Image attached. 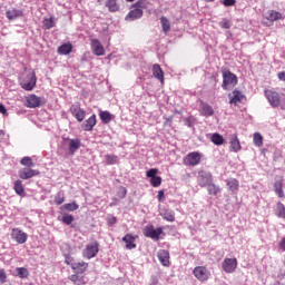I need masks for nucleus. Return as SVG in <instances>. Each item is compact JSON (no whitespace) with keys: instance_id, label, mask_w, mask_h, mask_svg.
<instances>
[{"instance_id":"nucleus-1","label":"nucleus","mask_w":285,"mask_h":285,"mask_svg":"<svg viewBox=\"0 0 285 285\" xmlns=\"http://www.w3.org/2000/svg\"><path fill=\"white\" fill-rule=\"evenodd\" d=\"M223 83L222 88L223 90H230L232 88H235L238 83L237 75L233 73L229 69H223Z\"/></svg>"},{"instance_id":"nucleus-2","label":"nucleus","mask_w":285,"mask_h":285,"mask_svg":"<svg viewBox=\"0 0 285 285\" xmlns=\"http://www.w3.org/2000/svg\"><path fill=\"white\" fill-rule=\"evenodd\" d=\"M264 95L268 101V104L272 106V108H279L282 107V96L279 92L273 90V89H265Z\"/></svg>"},{"instance_id":"nucleus-3","label":"nucleus","mask_w":285,"mask_h":285,"mask_svg":"<svg viewBox=\"0 0 285 285\" xmlns=\"http://www.w3.org/2000/svg\"><path fill=\"white\" fill-rule=\"evenodd\" d=\"M20 86L27 91L35 90V86H37V75L35 71L28 73L27 77L20 82Z\"/></svg>"},{"instance_id":"nucleus-4","label":"nucleus","mask_w":285,"mask_h":285,"mask_svg":"<svg viewBox=\"0 0 285 285\" xmlns=\"http://www.w3.org/2000/svg\"><path fill=\"white\" fill-rule=\"evenodd\" d=\"M193 275L198 282H208L210 279V271L206 266H197L193 271Z\"/></svg>"},{"instance_id":"nucleus-5","label":"nucleus","mask_w":285,"mask_h":285,"mask_svg":"<svg viewBox=\"0 0 285 285\" xmlns=\"http://www.w3.org/2000/svg\"><path fill=\"white\" fill-rule=\"evenodd\" d=\"M99 253V242L95 240L86 246L82 252V255L86 259H92V257H97Z\"/></svg>"},{"instance_id":"nucleus-6","label":"nucleus","mask_w":285,"mask_h":285,"mask_svg":"<svg viewBox=\"0 0 285 285\" xmlns=\"http://www.w3.org/2000/svg\"><path fill=\"white\" fill-rule=\"evenodd\" d=\"M27 108H39L40 106H46V98L39 97L37 95H30L26 98Z\"/></svg>"},{"instance_id":"nucleus-7","label":"nucleus","mask_w":285,"mask_h":285,"mask_svg":"<svg viewBox=\"0 0 285 285\" xmlns=\"http://www.w3.org/2000/svg\"><path fill=\"white\" fill-rule=\"evenodd\" d=\"M70 112L80 124L86 119V110L81 108V102H76L71 105Z\"/></svg>"},{"instance_id":"nucleus-8","label":"nucleus","mask_w":285,"mask_h":285,"mask_svg":"<svg viewBox=\"0 0 285 285\" xmlns=\"http://www.w3.org/2000/svg\"><path fill=\"white\" fill-rule=\"evenodd\" d=\"M202 161V154L199 151L189 153L183 160L185 166H197Z\"/></svg>"},{"instance_id":"nucleus-9","label":"nucleus","mask_w":285,"mask_h":285,"mask_svg":"<svg viewBox=\"0 0 285 285\" xmlns=\"http://www.w3.org/2000/svg\"><path fill=\"white\" fill-rule=\"evenodd\" d=\"M212 181H213V174L205 170L198 171L197 184L198 186H200V188H206V186H208Z\"/></svg>"},{"instance_id":"nucleus-10","label":"nucleus","mask_w":285,"mask_h":285,"mask_svg":"<svg viewBox=\"0 0 285 285\" xmlns=\"http://www.w3.org/2000/svg\"><path fill=\"white\" fill-rule=\"evenodd\" d=\"M163 233H164V228L158 227L155 229V226L153 225L146 226L144 229L145 237H149L150 239H156V240H159V235H161Z\"/></svg>"},{"instance_id":"nucleus-11","label":"nucleus","mask_w":285,"mask_h":285,"mask_svg":"<svg viewBox=\"0 0 285 285\" xmlns=\"http://www.w3.org/2000/svg\"><path fill=\"white\" fill-rule=\"evenodd\" d=\"M225 184L230 195L237 196L239 194V180L237 178H227Z\"/></svg>"},{"instance_id":"nucleus-12","label":"nucleus","mask_w":285,"mask_h":285,"mask_svg":"<svg viewBox=\"0 0 285 285\" xmlns=\"http://www.w3.org/2000/svg\"><path fill=\"white\" fill-rule=\"evenodd\" d=\"M11 239L17 242V244H26L28 242V235L19 228H12Z\"/></svg>"},{"instance_id":"nucleus-13","label":"nucleus","mask_w":285,"mask_h":285,"mask_svg":"<svg viewBox=\"0 0 285 285\" xmlns=\"http://www.w3.org/2000/svg\"><path fill=\"white\" fill-rule=\"evenodd\" d=\"M222 268L228 274L237 271V258H225L222 263Z\"/></svg>"},{"instance_id":"nucleus-14","label":"nucleus","mask_w":285,"mask_h":285,"mask_svg":"<svg viewBox=\"0 0 285 285\" xmlns=\"http://www.w3.org/2000/svg\"><path fill=\"white\" fill-rule=\"evenodd\" d=\"M20 179H32V177H39L41 173L32 168H22L18 173Z\"/></svg>"},{"instance_id":"nucleus-15","label":"nucleus","mask_w":285,"mask_h":285,"mask_svg":"<svg viewBox=\"0 0 285 285\" xmlns=\"http://www.w3.org/2000/svg\"><path fill=\"white\" fill-rule=\"evenodd\" d=\"M91 50L96 57H104L106 49L98 39H91Z\"/></svg>"},{"instance_id":"nucleus-16","label":"nucleus","mask_w":285,"mask_h":285,"mask_svg":"<svg viewBox=\"0 0 285 285\" xmlns=\"http://www.w3.org/2000/svg\"><path fill=\"white\" fill-rule=\"evenodd\" d=\"M229 97V104L237 106L238 104H242V100L244 99V94L237 89L233 91V94L228 95Z\"/></svg>"},{"instance_id":"nucleus-17","label":"nucleus","mask_w":285,"mask_h":285,"mask_svg":"<svg viewBox=\"0 0 285 285\" xmlns=\"http://www.w3.org/2000/svg\"><path fill=\"white\" fill-rule=\"evenodd\" d=\"M95 126H97V115H92L87 120H85L82 124V130L90 132Z\"/></svg>"},{"instance_id":"nucleus-18","label":"nucleus","mask_w":285,"mask_h":285,"mask_svg":"<svg viewBox=\"0 0 285 285\" xmlns=\"http://www.w3.org/2000/svg\"><path fill=\"white\" fill-rule=\"evenodd\" d=\"M158 259L161 264V266H170V253L166 249H160L158 252Z\"/></svg>"},{"instance_id":"nucleus-19","label":"nucleus","mask_w":285,"mask_h":285,"mask_svg":"<svg viewBox=\"0 0 285 285\" xmlns=\"http://www.w3.org/2000/svg\"><path fill=\"white\" fill-rule=\"evenodd\" d=\"M141 17H144V10L134 7V9L128 12L125 19L126 21H135L137 19H141Z\"/></svg>"},{"instance_id":"nucleus-20","label":"nucleus","mask_w":285,"mask_h":285,"mask_svg":"<svg viewBox=\"0 0 285 285\" xmlns=\"http://www.w3.org/2000/svg\"><path fill=\"white\" fill-rule=\"evenodd\" d=\"M137 236H132V234H127L122 237V242L126 244L127 250H132V248H137Z\"/></svg>"},{"instance_id":"nucleus-21","label":"nucleus","mask_w":285,"mask_h":285,"mask_svg":"<svg viewBox=\"0 0 285 285\" xmlns=\"http://www.w3.org/2000/svg\"><path fill=\"white\" fill-rule=\"evenodd\" d=\"M6 17L9 21H14V19H20V17H23V11L20 9H8L6 11Z\"/></svg>"},{"instance_id":"nucleus-22","label":"nucleus","mask_w":285,"mask_h":285,"mask_svg":"<svg viewBox=\"0 0 285 285\" xmlns=\"http://www.w3.org/2000/svg\"><path fill=\"white\" fill-rule=\"evenodd\" d=\"M88 266H89L88 263L80 261L72 265V271H75V273L78 275H83V273L88 271Z\"/></svg>"},{"instance_id":"nucleus-23","label":"nucleus","mask_w":285,"mask_h":285,"mask_svg":"<svg viewBox=\"0 0 285 285\" xmlns=\"http://www.w3.org/2000/svg\"><path fill=\"white\" fill-rule=\"evenodd\" d=\"M151 70L155 79H158L160 83H164V70L161 69V66H159V63H155Z\"/></svg>"},{"instance_id":"nucleus-24","label":"nucleus","mask_w":285,"mask_h":285,"mask_svg":"<svg viewBox=\"0 0 285 285\" xmlns=\"http://www.w3.org/2000/svg\"><path fill=\"white\" fill-rule=\"evenodd\" d=\"M265 19H267V21H272V22L273 21H282V19H284V16H282V13L279 11L269 10V11H267Z\"/></svg>"},{"instance_id":"nucleus-25","label":"nucleus","mask_w":285,"mask_h":285,"mask_svg":"<svg viewBox=\"0 0 285 285\" xmlns=\"http://www.w3.org/2000/svg\"><path fill=\"white\" fill-rule=\"evenodd\" d=\"M13 190L19 197H26V188L23 187V181L16 180L13 184Z\"/></svg>"},{"instance_id":"nucleus-26","label":"nucleus","mask_w":285,"mask_h":285,"mask_svg":"<svg viewBox=\"0 0 285 285\" xmlns=\"http://www.w3.org/2000/svg\"><path fill=\"white\" fill-rule=\"evenodd\" d=\"M200 115H203V117H213L215 115V110L213 107H210V105L203 104L200 106Z\"/></svg>"},{"instance_id":"nucleus-27","label":"nucleus","mask_w":285,"mask_h":285,"mask_svg":"<svg viewBox=\"0 0 285 285\" xmlns=\"http://www.w3.org/2000/svg\"><path fill=\"white\" fill-rule=\"evenodd\" d=\"M70 282L75 285H86V278L81 274H72L69 276Z\"/></svg>"},{"instance_id":"nucleus-28","label":"nucleus","mask_w":285,"mask_h":285,"mask_svg":"<svg viewBox=\"0 0 285 285\" xmlns=\"http://www.w3.org/2000/svg\"><path fill=\"white\" fill-rule=\"evenodd\" d=\"M274 190L277 195V197H279L281 199H284L285 194H284V183H282V180H277L274 184Z\"/></svg>"},{"instance_id":"nucleus-29","label":"nucleus","mask_w":285,"mask_h":285,"mask_svg":"<svg viewBox=\"0 0 285 285\" xmlns=\"http://www.w3.org/2000/svg\"><path fill=\"white\" fill-rule=\"evenodd\" d=\"M79 148H81V140H79V139H70L69 153L71 155H75V153H77V150H79Z\"/></svg>"},{"instance_id":"nucleus-30","label":"nucleus","mask_w":285,"mask_h":285,"mask_svg":"<svg viewBox=\"0 0 285 285\" xmlns=\"http://www.w3.org/2000/svg\"><path fill=\"white\" fill-rule=\"evenodd\" d=\"M207 187V193L208 195H213L214 197H217V195H219V193H222V188L219 187V185H215L213 183H209Z\"/></svg>"},{"instance_id":"nucleus-31","label":"nucleus","mask_w":285,"mask_h":285,"mask_svg":"<svg viewBox=\"0 0 285 285\" xmlns=\"http://www.w3.org/2000/svg\"><path fill=\"white\" fill-rule=\"evenodd\" d=\"M160 26L163 28L164 35H168V32H170V20L165 16L160 17Z\"/></svg>"},{"instance_id":"nucleus-32","label":"nucleus","mask_w":285,"mask_h":285,"mask_svg":"<svg viewBox=\"0 0 285 285\" xmlns=\"http://www.w3.org/2000/svg\"><path fill=\"white\" fill-rule=\"evenodd\" d=\"M230 149L233 153H239V150H242V145L239 144V138H237V135H234L230 139Z\"/></svg>"},{"instance_id":"nucleus-33","label":"nucleus","mask_w":285,"mask_h":285,"mask_svg":"<svg viewBox=\"0 0 285 285\" xmlns=\"http://www.w3.org/2000/svg\"><path fill=\"white\" fill-rule=\"evenodd\" d=\"M72 52V43L67 42L58 48V55H70Z\"/></svg>"},{"instance_id":"nucleus-34","label":"nucleus","mask_w":285,"mask_h":285,"mask_svg":"<svg viewBox=\"0 0 285 285\" xmlns=\"http://www.w3.org/2000/svg\"><path fill=\"white\" fill-rule=\"evenodd\" d=\"M210 141L215 146H222V145H224V136L219 135L218 132H215V134L212 135Z\"/></svg>"},{"instance_id":"nucleus-35","label":"nucleus","mask_w":285,"mask_h":285,"mask_svg":"<svg viewBox=\"0 0 285 285\" xmlns=\"http://www.w3.org/2000/svg\"><path fill=\"white\" fill-rule=\"evenodd\" d=\"M105 161L107 166H115V164H119V157L116 155L108 154L105 156Z\"/></svg>"},{"instance_id":"nucleus-36","label":"nucleus","mask_w":285,"mask_h":285,"mask_svg":"<svg viewBox=\"0 0 285 285\" xmlns=\"http://www.w3.org/2000/svg\"><path fill=\"white\" fill-rule=\"evenodd\" d=\"M16 273H17L16 276L20 277V279H26L30 275V272L26 267L16 268Z\"/></svg>"},{"instance_id":"nucleus-37","label":"nucleus","mask_w":285,"mask_h":285,"mask_svg":"<svg viewBox=\"0 0 285 285\" xmlns=\"http://www.w3.org/2000/svg\"><path fill=\"white\" fill-rule=\"evenodd\" d=\"M253 141L257 148H262L264 146V137L259 132L254 134Z\"/></svg>"},{"instance_id":"nucleus-38","label":"nucleus","mask_w":285,"mask_h":285,"mask_svg":"<svg viewBox=\"0 0 285 285\" xmlns=\"http://www.w3.org/2000/svg\"><path fill=\"white\" fill-rule=\"evenodd\" d=\"M163 219H166V222H175V212L173 209H165L161 213Z\"/></svg>"},{"instance_id":"nucleus-39","label":"nucleus","mask_w":285,"mask_h":285,"mask_svg":"<svg viewBox=\"0 0 285 285\" xmlns=\"http://www.w3.org/2000/svg\"><path fill=\"white\" fill-rule=\"evenodd\" d=\"M106 8H108L109 12H118L119 4H117V0H108L106 2Z\"/></svg>"},{"instance_id":"nucleus-40","label":"nucleus","mask_w":285,"mask_h":285,"mask_svg":"<svg viewBox=\"0 0 285 285\" xmlns=\"http://www.w3.org/2000/svg\"><path fill=\"white\" fill-rule=\"evenodd\" d=\"M99 117L102 124H110V121H112V114L109 111H100Z\"/></svg>"},{"instance_id":"nucleus-41","label":"nucleus","mask_w":285,"mask_h":285,"mask_svg":"<svg viewBox=\"0 0 285 285\" xmlns=\"http://www.w3.org/2000/svg\"><path fill=\"white\" fill-rule=\"evenodd\" d=\"M276 215L281 219H285V206L282 203L276 204Z\"/></svg>"},{"instance_id":"nucleus-42","label":"nucleus","mask_w":285,"mask_h":285,"mask_svg":"<svg viewBox=\"0 0 285 285\" xmlns=\"http://www.w3.org/2000/svg\"><path fill=\"white\" fill-rule=\"evenodd\" d=\"M43 27L46 28V30H50L51 28H55L56 23H55V18H45L42 21Z\"/></svg>"},{"instance_id":"nucleus-43","label":"nucleus","mask_w":285,"mask_h":285,"mask_svg":"<svg viewBox=\"0 0 285 285\" xmlns=\"http://www.w3.org/2000/svg\"><path fill=\"white\" fill-rule=\"evenodd\" d=\"M21 166H27V168H32L35 166V163L32 161V158L26 156L20 160Z\"/></svg>"},{"instance_id":"nucleus-44","label":"nucleus","mask_w":285,"mask_h":285,"mask_svg":"<svg viewBox=\"0 0 285 285\" xmlns=\"http://www.w3.org/2000/svg\"><path fill=\"white\" fill-rule=\"evenodd\" d=\"M65 210L72 213L75 210H79V205L77 203H67L63 205Z\"/></svg>"},{"instance_id":"nucleus-45","label":"nucleus","mask_w":285,"mask_h":285,"mask_svg":"<svg viewBox=\"0 0 285 285\" xmlns=\"http://www.w3.org/2000/svg\"><path fill=\"white\" fill-rule=\"evenodd\" d=\"M63 202H66V196L63 195L62 191L58 193L55 197V204L57 206H61V204H63Z\"/></svg>"},{"instance_id":"nucleus-46","label":"nucleus","mask_w":285,"mask_h":285,"mask_svg":"<svg viewBox=\"0 0 285 285\" xmlns=\"http://www.w3.org/2000/svg\"><path fill=\"white\" fill-rule=\"evenodd\" d=\"M150 184L154 188H159V186H161V177L154 176V178H150Z\"/></svg>"},{"instance_id":"nucleus-47","label":"nucleus","mask_w":285,"mask_h":285,"mask_svg":"<svg viewBox=\"0 0 285 285\" xmlns=\"http://www.w3.org/2000/svg\"><path fill=\"white\" fill-rule=\"evenodd\" d=\"M219 26H220V28H223L224 30H230V26H232V23H230V20H228V19H223L220 22H219Z\"/></svg>"},{"instance_id":"nucleus-48","label":"nucleus","mask_w":285,"mask_h":285,"mask_svg":"<svg viewBox=\"0 0 285 285\" xmlns=\"http://www.w3.org/2000/svg\"><path fill=\"white\" fill-rule=\"evenodd\" d=\"M75 222V216L73 215H65L62 216V223L67 224V226H70Z\"/></svg>"},{"instance_id":"nucleus-49","label":"nucleus","mask_w":285,"mask_h":285,"mask_svg":"<svg viewBox=\"0 0 285 285\" xmlns=\"http://www.w3.org/2000/svg\"><path fill=\"white\" fill-rule=\"evenodd\" d=\"M132 8H136L138 10L146 9V0H138L135 4H132Z\"/></svg>"},{"instance_id":"nucleus-50","label":"nucleus","mask_w":285,"mask_h":285,"mask_svg":"<svg viewBox=\"0 0 285 285\" xmlns=\"http://www.w3.org/2000/svg\"><path fill=\"white\" fill-rule=\"evenodd\" d=\"M65 264H67V266H71V268H72V265L75 264V258L70 255H66L65 256Z\"/></svg>"},{"instance_id":"nucleus-51","label":"nucleus","mask_w":285,"mask_h":285,"mask_svg":"<svg viewBox=\"0 0 285 285\" xmlns=\"http://www.w3.org/2000/svg\"><path fill=\"white\" fill-rule=\"evenodd\" d=\"M157 173H159V170L157 168H151L147 171V177H149L150 179H153L154 177H157Z\"/></svg>"},{"instance_id":"nucleus-52","label":"nucleus","mask_w":285,"mask_h":285,"mask_svg":"<svg viewBox=\"0 0 285 285\" xmlns=\"http://www.w3.org/2000/svg\"><path fill=\"white\" fill-rule=\"evenodd\" d=\"M8 281V275L6 274V269H0V283L6 284Z\"/></svg>"},{"instance_id":"nucleus-53","label":"nucleus","mask_w":285,"mask_h":285,"mask_svg":"<svg viewBox=\"0 0 285 285\" xmlns=\"http://www.w3.org/2000/svg\"><path fill=\"white\" fill-rule=\"evenodd\" d=\"M237 3V0H224L223 1V6H225V8H230L232 6H235Z\"/></svg>"},{"instance_id":"nucleus-54","label":"nucleus","mask_w":285,"mask_h":285,"mask_svg":"<svg viewBox=\"0 0 285 285\" xmlns=\"http://www.w3.org/2000/svg\"><path fill=\"white\" fill-rule=\"evenodd\" d=\"M107 224H108L109 226H115V224H117V217H115V216H108V217H107Z\"/></svg>"},{"instance_id":"nucleus-55","label":"nucleus","mask_w":285,"mask_h":285,"mask_svg":"<svg viewBox=\"0 0 285 285\" xmlns=\"http://www.w3.org/2000/svg\"><path fill=\"white\" fill-rule=\"evenodd\" d=\"M157 197H158V202H166L164 190H159Z\"/></svg>"},{"instance_id":"nucleus-56","label":"nucleus","mask_w":285,"mask_h":285,"mask_svg":"<svg viewBox=\"0 0 285 285\" xmlns=\"http://www.w3.org/2000/svg\"><path fill=\"white\" fill-rule=\"evenodd\" d=\"M278 246H279L281 250H284V253H285V236L281 239Z\"/></svg>"},{"instance_id":"nucleus-57","label":"nucleus","mask_w":285,"mask_h":285,"mask_svg":"<svg viewBox=\"0 0 285 285\" xmlns=\"http://www.w3.org/2000/svg\"><path fill=\"white\" fill-rule=\"evenodd\" d=\"M277 77H278L279 81H285V71H279L277 73Z\"/></svg>"},{"instance_id":"nucleus-58","label":"nucleus","mask_w":285,"mask_h":285,"mask_svg":"<svg viewBox=\"0 0 285 285\" xmlns=\"http://www.w3.org/2000/svg\"><path fill=\"white\" fill-rule=\"evenodd\" d=\"M0 112L1 115H8V109H6V106H3V104H0Z\"/></svg>"},{"instance_id":"nucleus-59","label":"nucleus","mask_w":285,"mask_h":285,"mask_svg":"<svg viewBox=\"0 0 285 285\" xmlns=\"http://www.w3.org/2000/svg\"><path fill=\"white\" fill-rule=\"evenodd\" d=\"M207 3H210L212 1H215V0H205Z\"/></svg>"},{"instance_id":"nucleus-60","label":"nucleus","mask_w":285,"mask_h":285,"mask_svg":"<svg viewBox=\"0 0 285 285\" xmlns=\"http://www.w3.org/2000/svg\"><path fill=\"white\" fill-rule=\"evenodd\" d=\"M126 1H128V2H132V1H135V0H126Z\"/></svg>"},{"instance_id":"nucleus-61","label":"nucleus","mask_w":285,"mask_h":285,"mask_svg":"<svg viewBox=\"0 0 285 285\" xmlns=\"http://www.w3.org/2000/svg\"><path fill=\"white\" fill-rule=\"evenodd\" d=\"M187 125H188V126H190V121H189V122H187Z\"/></svg>"},{"instance_id":"nucleus-62","label":"nucleus","mask_w":285,"mask_h":285,"mask_svg":"<svg viewBox=\"0 0 285 285\" xmlns=\"http://www.w3.org/2000/svg\"><path fill=\"white\" fill-rule=\"evenodd\" d=\"M99 2L104 1V0H98Z\"/></svg>"}]
</instances>
